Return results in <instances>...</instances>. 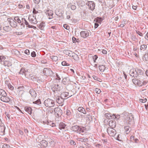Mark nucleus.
Returning <instances> with one entry per match:
<instances>
[{"mask_svg":"<svg viewBox=\"0 0 148 148\" xmlns=\"http://www.w3.org/2000/svg\"><path fill=\"white\" fill-rule=\"evenodd\" d=\"M42 11L39 10V11H36V10H33V13L34 15L33 17L31 16H29L28 17V19L30 23L33 24H36L37 23V21L36 18V17L37 15H39V14H40Z\"/></svg>","mask_w":148,"mask_h":148,"instance_id":"1","label":"nucleus"},{"mask_svg":"<svg viewBox=\"0 0 148 148\" xmlns=\"http://www.w3.org/2000/svg\"><path fill=\"white\" fill-rule=\"evenodd\" d=\"M0 99L1 101L5 102H8L10 100V98L7 96L5 92L2 89H0Z\"/></svg>","mask_w":148,"mask_h":148,"instance_id":"2","label":"nucleus"},{"mask_svg":"<svg viewBox=\"0 0 148 148\" xmlns=\"http://www.w3.org/2000/svg\"><path fill=\"white\" fill-rule=\"evenodd\" d=\"M105 116L110 119H115L117 121L119 120L120 116L119 115H115V114H111L110 113H106L105 114Z\"/></svg>","mask_w":148,"mask_h":148,"instance_id":"3","label":"nucleus"},{"mask_svg":"<svg viewBox=\"0 0 148 148\" xmlns=\"http://www.w3.org/2000/svg\"><path fill=\"white\" fill-rule=\"evenodd\" d=\"M71 130L79 134L84 132V128L83 127H81L77 125H75L72 126L71 128Z\"/></svg>","mask_w":148,"mask_h":148,"instance_id":"4","label":"nucleus"},{"mask_svg":"<svg viewBox=\"0 0 148 148\" xmlns=\"http://www.w3.org/2000/svg\"><path fill=\"white\" fill-rule=\"evenodd\" d=\"M44 103L46 106L48 107H53L55 105L54 101L49 99H48L45 100L44 102Z\"/></svg>","mask_w":148,"mask_h":148,"instance_id":"5","label":"nucleus"},{"mask_svg":"<svg viewBox=\"0 0 148 148\" xmlns=\"http://www.w3.org/2000/svg\"><path fill=\"white\" fill-rule=\"evenodd\" d=\"M107 132L108 134L111 136H114L116 133V132L113 128L108 127L107 129Z\"/></svg>","mask_w":148,"mask_h":148,"instance_id":"6","label":"nucleus"},{"mask_svg":"<svg viewBox=\"0 0 148 148\" xmlns=\"http://www.w3.org/2000/svg\"><path fill=\"white\" fill-rule=\"evenodd\" d=\"M54 114L57 117H60L62 115V110L59 107L55 108L54 109Z\"/></svg>","mask_w":148,"mask_h":148,"instance_id":"7","label":"nucleus"},{"mask_svg":"<svg viewBox=\"0 0 148 148\" xmlns=\"http://www.w3.org/2000/svg\"><path fill=\"white\" fill-rule=\"evenodd\" d=\"M80 35L82 37L86 38L89 35V31L86 29H84L80 33Z\"/></svg>","mask_w":148,"mask_h":148,"instance_id":"8","label":"nucleus"},{"mask_svg":"<svg viewBox=\"0 0 148 148\" xmlns=\"http://www.w3.org/2000/svg\"><path fill=\"white\" fill-rule=\"evenodd\" d=\"M129 74L130 76L134 77H137L138 76L136 69H131L130 71Z\"/></svg>","mask_w":148,"mask_h":148,"instance_id":"9","label":"nucleus"},{"mask_svg":"<svg viewBox=\"0 0 148 148\" xmlns=\"http://www.w3.org/2000/svg\"><path fill=\"white\" fill-rule=\"evenodd\" d=\"M51 89L54 92L55 91H60V87L58 84H53L52 85Z\"/></svg>","mask_w":148,"mask_h":148,"instance_id":"10","label":"nucleus"},{"mask_svg":"<svg viewBox=\"0 0 148 148\" xmlns=\"http://www.w3.org/2000/svg\"><path fill=\"white\" fill-rule=\"evenodd\" d=\"M86 4L88 5V8L90 9H94L95 5L93 2L90 1H88Z\"/></svg>","mask_w":148,"mask_h":148,"instance_id":"11","label":"nucleus"},{"mask_svg":"<svg viewBox=\"0 0 148 148\" xmlns=\"http://www.w3.org/2000/svg\"><path fill=\"white\" fill-rule=\"evenodd\" d=\"M132 82L135 85H138L139 86H143V84H142L141 81L139 79H132Z\"/></svg>","mask_w":148,"mask_h":148,"instance_id":"12","label":"nucleus"},{"mask_svg":"<svg viewBox=\"0 0 148 148\" xmlns=\"http://www.w3.org/2000/svg\"><path fill=\"white\" fill-rule=\"evenodd\" d=\"M45 13L49 16V19L52 18L53 12L52 10H47L45 12Z\"/></svg>","mask_w":148,"mask_h":148,"instance_id":"13","label":"nucleus"},{"mask_svg":"<svg viewBox=\"0 0 148 148\" xmlns=\"http://www.w3.org/2000/svg\"><path fill=\"white\" fill-rule=\"evenodd\" d=\"M21 21L22 23H24L26 25L27 27H28L29 28H32V26H30L29 24V23L24 18H21Z\"/></svg>","mask_w":148,"mask_h":148,"instance_id":"14","label":"nucleus"},{"mask_svg":"<svg viewBox=\"0 0 148 148\" xmlns=\"http://www.w3.org/2000/svg\"><path fill=\"white\" fill-rule=\"evenodd\" d=\"M29 92L31 96L33 98L36 97V93L35 90L33 89H30Z\"/></svg>","mask_w":148,"mask_h":148,"instance_id":"15","label":"nucleus"},{"mask_svg":"<svg viewBox=\"0 0 148 148\" xmlns=\"http://www.w3.org/2000/svg\"><path fill=\"white\" fill-rule=\"evenodd\" d=\"M64 52L66 55L70 57L73 56V55L74 54V53L73 52L68 50H65Z\"/></svg>","mask_w":148,"mask_h":148,"instance_id":"16","label":"nucleus"},{"mask_svg":"<svg viewBox=\"0 0 148 148\" xmlns=\"http://www.w3.org/2000/svg\"><path fill=\"white\" fill-rule=\"evenodd\" d=\"M109 125L112 128H114L116 126V123L115 121H110L109 122Z\"/></svg>","mask_w":148,"mask_h":148,"instance_id":"17","label":"nucleus"},{"mask_svg":"<svg viewBox=\"0 0 148 148\" xmlns=\"http://www.w3.org/2000/svg\"><path fill=\"white\" fill-rule=\"evenodd\" d=\"M66 126L64 123L61 122L59 124V128L61 130L62 129H65Z\"/></svg>","mask_w":148,"mask_h":148,"instance_id":"18","label":"nucleus"},{"mask_svg":"<svg viewBox=\"0 0 148 148\" xmlns=\"http://www.w3.org/2000/svg\"><path fill=\"white\" fill-rule=\"evenodd\" d=\"M77 110L78 111L83 113L84 114H85L86 113V111L82 107H79L78 108Z\"/></svg>","mask_w":148,"mask_h":148,"instance_id":"19","label":"nucleus"},{"mask_svg":"<svg viewBox=\"0 0 148 148\" xmlns=\"http://www.w3.org/2000/svg\"><path fill=\"white\" fill-rule=\"evenodd\" d=\"M77 140L80 141L84 142H87L88 141V139L86 138L83 137L82 138H78Z\"/></svg>","mask_w":148,"mask_h":148,"instance_id":"20","label":"nucleus"},{"mask_svg":"<svg viewBox=\"0 0 148 148\" xmlns=\"http://www.w3.org/2000/svg\"><path fill=\"white\" fill-rule=\"evenodd\" d=\"M63 98H61V97H58L56 99V101L59 104L61 103L63 101Z\"/></svg>","mask_w":148,"mask_h":148,"instance_id":"21","label":"nucleus"},{"mask_svg":"<svg viewBox=\"0 0 148 148\" xmlns=\"http://www.w3.org/2000/svg\"><path fill=\"white\" fill-rule=\"evenodd\" d=\"M136 72L137 73L138 76V75H141L144 73V71L139 69H136Z\"/></svg>","mask_w":148,"mask_h":148,"instance_id":"22","label":"nucleus"},{"mask_svg":"<svg viewBox=\"0 0 148 148\" xmlns=\"http://www.w3.org/2000/svg\"><path fill=\"white\" fill-rule=\"evenodd\" d=\"M25 111L28 112L29 114H31L32 109L30 107H26L25 108Z\"/></svg>","mask_w":148,"mask_h":148,"instance_id":"23","label":"nucleus"},{"mask_svg":"<svg viewBox=\"0 0 148 148\" xmlns=\"http://www.w3.org/2000/svg\"><path fill=\"white\" fill-rule=\"evenodd\" d=\"M66 18L67 19H69L70 18L72 14V12L70 10H68L66 12Z\"/></svg>","mask_w":148,"mask_h":148,"instance_id":"24","label":"nucleus"},{"mask_svg":"<svg viewBox=\"0 0 148 148\" xmlns=\"http://www.w3.org/2000/svg\"><path fill=\"white\" fill-rule=\"evenodd\" d=\"M40 144L44 147H46L47 145V142L45 140H43L41 141Z\"/></svg>","mask_w":148,"mask_h":148,"instance_id":"25","label":"nucleus"},{"mask_svg":"<svg viewBox=\"0 0 148 148\" xmlns=\"http://www.w3.org/2000/svg\"><path fill=\"white\" fill-rule=\"evenodd\" d=\"M0 130H1V132L2 133V135L4 134L5 130V127L4 126V125L0 126Z\"/></svg>","mask_w":148,"mask_h":148,"instance_id":"26","label":"nucleus"},{"mask_svg":"<svg viewBox=\"0 0 148 148\" xmlns=\"http://www.w3.org/2000/svg\"><path fill=\"white\" fill-rule=\"evenodd\" d=\"M125 132L127 134H128L131 131V128L129 126H126L125 127Z\"/></svg>","mask_w":148,"mask_h":148,"instance_id":"27","label":"nucleus"},{"mask_svg":"<svg viewBox=\"0 0 148 148\" xmlns=\"http://www.w3.org/2000/svg\"><path fill=\"white\" fill-rule=\"evenodd\" d=\"M99 68L100 71L103 72L106 69L105 66L103 65H101L99 66Z\"/></svg>","mask_w":148,"mask_h":148,"instance_id":"28","label":"nucleus"},{"mask_svg":"<svg viewBox=\"0 0 148 148\" xmlns=\"http://www.w3.org/2000/svg\"><path fill=\"white\" fill-rule=\"evenodd\" d=\"M69 92H64L62 93L61 94V98H63L67 97L69 95Z\"/></svg>","mask_w":148,"mask_h":148,"instance_id":"29","label":"nucleus"},{"mask_svg":"<svg viewBox=\"0 0 148 148\" xmlns=\"http://www.w3.org/2000/svg\"><path fill=\"white\" fill-rule=\"evenodd\" d=\"M143 59L144 61H148V53L145 54L143 58Z\"/></svg>","mask_w":148,"mask_h":148,"instance_id":"30","label":"nucleus"},{"mask_svg":"<svg viewBox=\"0 0 148 148\" xmlns=\"http://www.w3.org/2000/svg\"><path fill=\"white\" fill-rule=\"evenodd\" d=\"M72 57H73V59L75 60L78 61L79 60V58L78 55L74 53Z\"/></svg>","mask_w":148,"mask_h":148,"instance_id":"31","label":"nucleus"},{"mask_svg":"<svg viewBox=\"0 0 148 148\" xmlns=\"http://www.w3.org/2000/svg\"><path fill=\"white\" fill-rule=\"evenodd\" d=\"M147 48V45L145 44H143L141 45L140 49L141 51H144Z\"/></svg>","mask_w":148,"mask_h":148,"instance_id":"32","label":"nucleus"},{"mask_svg":"<svg viewBox=\"0 0 148 148\" xmlns=\"http://www.w3.org/2000/svg\"><path fill=\"white\" fill-rule=\"evenodd\" d=\"M14 20L17 22L18 23H21V20H20L19 17L18 16H16L14 18Z\"/></svg>","mask_w":148,"mask_h":148,"instance_id":"33","label":"nucleus"},{"mask_svg":"<svg viewBox=\"0 0 148 148\" xmlns=\"http://www.w3.org/2000/svg\"><path fill=\"white\" fill-rule=\"evenodd\" d=\"M3 30L6 32H9L11 30V28L8 26H6L3 27Z\"/></svg>","mask_w":148,"mask_h":148,"instance_id":"34","label":"nucleus"},{"mask_svg":"<svg viewBox=\"0 0 148 148\" xmlns=\"http://www.w3.org/2000/svg\"><path fill=\"white\" fill-rule=\"evenodd\" d=\"M25 73H26V72L25 70V69L24 68H22L19 72V73L22 75H23L24 73H25V75L26 74H27Z\"/></svg>","mask_w":148,"mask_h":148,"instance_id":"35","label":"nucleus"},{"mask_svg":"<svg viewBox=\"0 0 148 148\" xmlns=\"http://www.w3.org/2000/svg\"><path fill=\"white\" fill-rule=\"evenodd\" d=\"M103 20V19L101 17H97L96 19H95L94 20L97 22L100 23Z\"/></svg>","mask_w":148,"mask_h":148,"instance_id":"36","label":"nucleus"},{"mask_svg":"<svg viewBox=\"0 0 148 148\" xmlns=\"http://www.w3.org/2000/svg\"><path fill=\"white\" fill-rule=\"evenodd\" d=\"M10 23L11 25H12L13 27H15L17 26V23L15 20H12V21H10Z\"/></svg>","mask_w":148,"mask_h":148,"instance_id":"37","label":"nucleus"},{"mask_svg":"<svg viewBox=\"0 0 148 148\" xmlns=\"http://www.w3.org/2000/svg\"><path fill=\"white\" fill-rule=\"evenodd\" d=\"M33 103L36 104L37 105H39L41 104V102L40 99L37 100L36 101L33 102Z\"/></svg>","mask_w":148,"mask_h":148,"instance_id":"38","label":"nucleus"},{"mask_svg":"<svg viewBox=\"0 0 148 148\" xmlns=\"http://www.w3.org/2000/svg\"><path fill=\"white\" fill-rule=\"evenodd\" d=\"M23 86L19 87L18 88V90L20 92L21 91L22 93V94H21V96L22 94H23L24 93V91L22 89H23Z\"/></svg>","mask_w":148,"mask_h":148,"instance_id":"39","label":"nucleus"},{"mask_svg":"<svg viewBox=\"0 0 148 148\" xmlns=\"http://www.w3.org/2000/svg\"><path fill=\"white\" fill-rule=\"evenodd\" d=\"M51 59L53 61H57L58 60V58L57 56H52Z\"/></svg>","mask_w":148,"mask_h":148,"instance_id":"40","label":"nucleus"},{"mask_svg":"<svg viewBox=\"0 0 148 148\" xmlns=\"http://www.w3.org/2000/svg\"><path fill=\"white\" fill-rule=\"evenodd\" d=\"M66 114L68 116H70L71 115V112L68 109H67L66 111Z\"/></svg>","mask_w":148,"mask_h":148,"instance_id":"41","label":"nucleus"},{"mask_svg":"<svg viewBox=\"0 0 148 148\" xmlns=\"http://www.w3.org/2000/svg\"><path fill=\"white\" fill-rule=\"evenodd\" d=\"M62 64L63 66H69L70 65L69 64L66 63V62L65 61H64L62 62Z\"/></svg>","mask_w":148,"mask_h":148,"instance_id":"42","label":"nucleus"},{"mask_svg":"<svg viewBox=\"0 0 148 148\" xmlns=\"http://www.w3.org/2000/svg\"><path fill=\"white\" fill-rule=\"evenodd\" d=\"M2 148H11L10 145L7 144H4L3 145Z\"/></svg>","mask_w":148,"mask_h":148,"instance_id":"43","label":"nucleus"},{"mask_svg":"<svg viewBox=\"0 0 148 148\" xmlns=\"http://www.w3.org/2000/svg\"><path fill=\"white\" fill-rule=\"evenodd\" d=\"M45 23L43 22L41 23L39 25V28H40L41 29H42L44 27Z\"/></svg>","mask_w":148,"mask_h":148,"instance_id":"44","label":"nucleus"},{"mask_svg":"<svg viewBox=\"0 0 148 148\" xmlns=\"http://www.w3.org/2000/svg\"><path fill=\"white\" fill-rule=\"evenodd\" d=\"M95 91L96 93L98 94H100L101 92L99 89L97 88H95Z\"/></svg>","mask_w":148,"mask_h":148,"instance_id":"45","label":"nucleus"},{"mask_svg":"<svg viewBox=\"0 0 148 148\" xmlns=\"http://www.w3.org/2000/svg\"><path fill=\"white\" fill-rule=\"evenodd\" d=\"M139 101L140 102L145 103L147 101V99L146 98L144 99H139Z\"/></svg>","mask_w":148,"mask_h":148,"instance_id":"46","label":"nucleus"},{"mask_svg":"<svg viewBox=\"0 0 148 148\" xmlns=\"http://www.w3.org/2000/svg\"><path fill=\"white\" fill-rule=\"evenodd\" d=\"M92 77H93V79L95 80H96L97 81H99V82H101V81H100V80H98V78L95 75H93V76H92Z\"/></svg>","mask_w":148,"mask_h":148,"instance_id":"47","label":"nucleus"},{"mask_svg":"<svg viewBox=\"0 0 148 148\" xmlns=\"http://www.w3.org/2000/svg\"><path fill=\"white\" fill-rule=\"evenodd\" d=\"M5 59V57L3 56H0V62H2L4 61Z\"/></svg>","mask_w":148,"mask_h":148,"instance_id":"48","label":"nucleus"},{"mask_svg":"<svg viewBox=\"0 0 148 148\" xmlns=\"http://www.w3.org/2000/svg\"><path fill=\"white\" fill-rule=\"evenodd\" d=\"M36 54L35 52L33 51L31 53V56L33 57H34L36 56Z\"/></svg>","mask_w":148,"mask_h":148,"instance_id":"49","label":"nucleus"},{"mask_svg":"<svg viewBox=\"0 0 148 148\" xmlns=\"http://www.w3.org/2000/svg\"><path fill=\"white\" fill-rule=\"evenodd\" d=\"M8 64V62L6 61H5L3 62V63L2 64L5 66H9L8 65V64Z\"/></svg>","mask_w":148,"mask_h":148,"instance_id":"50","label":"nucleus"},{"mask_svg":"<svg viewBox=\"0 0 148 148\" xmlns=\"http://www.w3.org/2000/svg\"><path fill=\"white\" fill-rule=\"evenodd\" d=\"M8 86L9 88L11 90H13L14 88V87L10 84H8Z\"/></svg>","mask_w":148,"mask_h":148,"instance_id":"51","label":"nucleus"},{"mask_svg":"<svg viewBox=\"0 0 148 148\" xmlns=\"http://www.w3.org/2000/svg\"><path fill=\"white\" fill-rule=\"evenodd\" d=\"M63 27L67 30H68L69 29V27L66 24H64Z\"/></svg>","mask_w":148,"mask_h":148,"instance_id":"52","label":"nucleus"},{"mask_svg":"<svg viewBox=\"0 0 148 148\" xmlns=\"http://www.w3.org/2000/svg\"><path fill=\"white\" fill-rule=\"evenodd\" d=\"M98 58V57L97 55H95L93 57V60L94 62H95V61L97 60Z\"/></svg>","mask_w":148,"mask_h":148,"instance_id":"53","label":"nucleus"},{"mask_svg":"<svg viewBox=\"0 0 148 148\" xmlns=\"http://www.w3.org/2000/svg\"><path fill=\"white\" fill-rule=\"evenodd\" d=\"M72 40L73 42H77V40H78V39H76L73 37L72 38Z\"/></svg>","mask_w":148,"mask_h":148,"instance_id":"54","label":"nucleus"},{"mask_svg":"<svg viewBox=\"0 0 148 148\" xmlns=\"http://www.w3.org/2000/svg\"><path fill=\"white\" fill-rule=\"evenodd\" d=\"M25 53L28 55H29L30 54L29 51L28 49H26L25 51Z\"/></svg>","mask_w":148,"mask_h":148,"instance_id":"55","label":"nucleus"},{"mask_svg":"<svg viewBox=\"0 0 148 148\" xmlns=\"http://www.w3.org/2000/svg\"><path fill=\"white\" fill-rule=\"evenodd\" d=\"M70 143L71 145H75V142L73 140H71Z\"/></svg>","mask_w":148,"mask_h":148,"instance_id":"56","label":"nucleus"},{"mask_svg":"<svg viewBox=\"0 0 148 148\" xmlns=\"http://www.w3.org/2000/svg\"><path fill=\"white\" fill-rule=\"evenodd\" d=\"M59 12V10H56V13H57V14H58L59 16L62 15V13L61 12V13H58V12Z\"/></svg>","mask_w":148,"mask_h":148,"instance_id":"57","label":"nucleus"},{"mask_svg":"<svg viewBox=\"0 0 148 148\" xmlns=\"http://www.w3.org/2000/svg\"><path fill=\"white\" fill-rule=\"evenodd\" d=\"M136 33L138 34L139 36H143V34L142 33L140 32L139 31H136Z\"/></svg>","mask_w":148,"mask_h":148,"instance_id":"58","label":"nucleus"},{"mask_svg":"<svg viewBox=\"0 0 148 148\" xmlns=\"http://www.w3.org/2000/svg\"><path fill=\"white\" fill-rule=\"evenodd\" d=\"M76 116L77 117H80L81 116V115L78 112H77L76 113Z\"/></svg>","mask_w":148,"mask_h":148,"instance_id":"59","label":"nucleus"},{"mask_svg":"<svg viewBox=\"0 0 148 148\" xmlns=\"http://www.w3.org/2000/svg\"><path fill=\"white\" fill-rule=\"evenodd\" d=\"M17 35H21L23 34V33L21 32H16L15 33Z\"/></svg>","mask_w":148,"mask_h":148,"instance_id":"60","label":"nucleus"},{"mask_svg":"<svg viewBox=\"0 0 148 148\" xmlns=\"http://www.w3.org/2000/svg\"><path fill=\"white\" fill-rule=\"evenodd\" d=\"M102 52L104 54H106L107 53V51L105 49H103L102 51Z\"/></svg>","mask_w":148,"mask_h":148,"instance_id":"61","label":"nucleus"},{"mask_svg":"<svg viewBox=\"0 0 148 148\" xmlns=\"http://www.w3.org/2000/svg\"><path fill=\"white\" fill-rule=\"evenodd\" d=\"M141 82L142 83V84H143V85H145L147 83V82L145 80L143 81V80H142V81Z\"/></svg>","mask_w":148,"mask_h":148,"instance_id":"62","label":"nucleus"},{"mask_svg":"<svg viewBox=\"0 0 148 148\" xmlns=\"http://www.w3.org/2000/svg\"><path fill=\"white\" fill-rule=\"evenodd\" d=\"M126 22V20L125 19H124L122 22V24H123L124 25L125 24V23Z\"/></svg>","mask_w":148,"mask_h":148,"instance_id":"63","label":"nucleus"},{"mask_svg":"<svg viewBox=\"0 0 148 148\" xmlns=\"http://www.w3.org/2000/svg\"><path fill=\"white\" fill-rule=\"evenodd\" d=\"M99 26V24L98 23H95V28H96L98 27Z\"/></svg>","mask_w":148,"mask_h":148,"instance_id":"64","label":"nucleus"}]
</instances>
